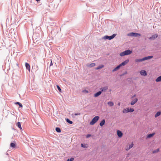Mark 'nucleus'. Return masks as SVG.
<instances>
[{"instance_id":"obj_1","label":"nucleus","mask_w":161,"mask_h":161,"mask_svg":"<svg viewBox=\"0 0 161 161\" xmlns=\"http://www.w3.org/2000/svg\"><path fill=\"white\" fill-rule=\"evenodd\" d=\"M116 35V34H114L111 36L105 35L103 37V38L104 40H111L114 38Z\"/></svg>"},{"instance_id":"obj_2","label":"nucleus","mask_w":161,"mask_h":161,"mask_svg":"<svg viewBox=\"0 0 161 161\" xmlns=\"http://www.w3.org/2000/svg\"><path fill=\"white\" fill-rule=\"evenodd\" d=\"M100 117L98 116H95L91 121L90 124L91 125H94L99 119Z\"/></svg>"},{"instance_id":"obj_3","label":"nucleus","mask_w":161,"mask_h":161,"mask_svg":"<svg viewBox=\"0 0 161 161\" xmlns=\"http://www.w3.org/2000/svg\"><path fill=\"white\" fill-rule=\"evenodd\" d=\"M134 108H124L122 112L125 114H127L128 113H132L134 112Z\"/></svg>"},{"instance_id":"obj_4","label":"nucleus","mask_w":161,"mask_h":161,"mask_svg":"<svg viewBox=\"0 0 161 161\" xmlns=\"http://www.w3.org/2000/svg\"><path fill=\"white\" fill-rule=\"evenodd\" d=\"M127 35L129 36L137 37L141 36V34L136 32H132L128 33Z\"/></svg>"},{"instance_id":"obj_5","label":"nucleus","mask_w":161,"mask_h":161,"mask_svg":"<svg viewBox=\"0 0 161 161\" xmlns=\"http://www.w3.org/2000/svg\"><path fill=\"white\" fill-rule=\"evenodd\" d=\"M129 59H126L120 63L119 64L121 67L122 66H124L125 65L127 64L129 62Z\"/></svg>"},{"instance_id":"obj_6","label":"nucleus","mask_w":161,"mask_h":161,"mask_svg":"<svg viewBox=\"0 0 161 161\" xmlns=\"http://www.w3.org/2000/svg\"><path fill=\"white\" fill-rule=\"evenodd\" d=\"M158 36V35L157 34H155L153 35L152 36L149 37L148 38L150 40H153L156 38Z\"/></svg>"},{"instance_id":"obj_7","label":"nucleus","mask_w":161,"mask_h":161,"mask_svg":"<svg viewBox=\"0 0 161 161\" xmlns=\"http://www.w3.org/2000/svg\"><path fill=\"white\" fill-rule=\"evenodd\" d=\"M140 73L141 75L146 76L147 75V72L146 71L144 70H141L140 72Z\"/></svg>"},{"instance_id":"obj_8","label":"nucleus","mask_w":161,"mask_h":161,"mask_svg":"<svg viewBox=\"0 0 161 161\" xmlns=\"http://www.w3.org/2000/svg\"><path fill=\"white\" fill-rule=\"evenodd\" d=\"M102 93V91H98L94 94L93 96L95 97H97L99 96Z\"/></svg>"},{"instance_id":"obj_9","label":"nucleus","mask_w":161,"mask_h":161,"mask_svg":"<svg viewBox=\"0 0 161 161\" xmlns=\"http://www.w3.org/2000/svg\"><path fill=\"white\" fill-rule=\"evenodd\" d=\"M117 136L121 138L122 137V136L123 135V134L121 131L118 130H117Z\"/></svg>"},{"instance_id":"obj_10","label":"nucleus","mask_w":161,"mask_h":161,"mask_svg":"<svg viewBox=\"0 0 161 161\" xmlns=\"http://www.w3.org/2000/svg\"><path fill=\"white\" fill-rule=\"evenodd\" d=\"M138 99L137 98H135L134 100L130 102V104L131 105H133L138 101Z\"/></svg>"},{"instance_id":"obj_11","label":"nucleus","mask_w":161,"mask_h":161,"mask_svg":"<svg viewBox=\"0 0 161 161\" xmlns=\"http://www.w3.org/2000/svg\"><path fill=\"white\" fill-rule=\"evenodd\" d=\"M153 58V56H147L143 58V60L144 61L149 60Z\"/></svg>"},{"instance_id":"obj_12","label":"nucleus","mask_w":161,"mask_h":161,"mask_svg":"<svg viewBox=\"0 0 161 161\" xmlns=\"http://www.w3.org/2000/svg\"><path fill=\"white\" fill-rule=\"evenodd\" d=\"M108 89V86H105L100 88V91H102V92H105Z\"/></svg>"},{"instance_id":"obj_13","label":"nucleus","mask_w":161,"mask_h":161,"mask_svg":"<svg viewBox=\"0 0 161 161\" xmlns=\"http://www.w3.org/2000/svg\"><path fill=\"white\" fill-rule=\"evenodd\" d=\"M155 132H153L152 133L148 134L146 136L147 138H150L152 137L155 134Z\"/></svg>"},{"instance_id":"obj_14","label":"nucleus","mask_w":161,"mask_h":161,"mask_svg":"<svg viewBox=\"0 0 161 161\" xmlns=\"http://www.w3.org/2000/svg\"><path fill=\"white\" fill-rule=\"evenodd\" d=\"M125 51L126 55H128L131 54L132 52V51L130 49L125 50Z\"/></svg>"},{"instance_id":"obj_15","label":"nucleus","mask_w":161,"mask_h":161,"mask_svg":"<svg viewBox=\"0 0 161 161\" xmlns=\"http://www.w3.org/2000/svg\"><path fill=\"white\" fill-rule=\"evenodd\" d=\"M105 120L104 119H103L101 121L99 124V125L100 126L102 127L105 124Z\"/></svg>"},{"instance_id":"obj_16","label":"nucleus","mask_w":161,"mask_h":161,"mask_svg":"<svg viewBox=\"0 0 161 161\" xmlns=\"http://www.w3.org/2000/svg\"><path fill=\"white\" fill-rule=\"evenodd\" d=\"M25 66L26 68V69L28 70L29 71H30V66L29 63H25Z\"/></svg>"},{"instance_id":"obj_17","label":"nucleus","mask_w":161,"mask_h":161,"mask_svg":"<svg viewBox=\"0 0 161 161\" xmlns=\"http://www.w3.org/2000/svg\"><path fill=\"white\" fill-rule=\"evenodd\" d=\"M121 66H120V64H119V65H118V66H117L116 67H115L113 70H112V72H115L117 70H118L119 68H120L121 67Z\"/></svg>"},{"instance_id":"obj_18","label":"nucleus","mask_w":161,"mask_h":161,"mask_svg":"<svg viewBox=\"0 0 161 161\" xmlns=\"http://www.w3.org/2000/svg\"><path fill=\"white\" fill-rule=\"evenodd\" d=\"M10 146L12 148H14L16 146L15 142H11L10 144Z\"/></svg>"},{"instance_id":"obj_19","label":"nucleus","mask_w":161,"mask_h":161,"mask_svg":"<svg viewBox=\"0 0 161 161\" xmlns=\"http://www.w3.org/2000/svg\"><path fill=\"white\" fill-rule=\"evenodd\" d=\"M133 145L134 144L133 143H132L130 145H129L128 147H126V151H128V150H130V149H131V148L133 147Z\"/></svg>"},{"instance_id":"obj_20","label":"nucleus","mask_w":161,"mask_h":161,"mask_svg":"<svg viewBox=\"0 0 161 161\" xmlns=\"http://www.w3.org/2000/svg\"><path fill=\"white\" fill-rule=\"evenodd\" d=\"M104 67V65L103 64H101L99 66H98V67L95 68L96 70H98L100 69H102Z\"/></svg>"},{"instance_id":"obj_21","label":"nucleus","mask_w":161,"mask_h":161,"mask_svg":"<svg viewBox=\"0 0 161 161\" xmlns=\"http://www.w3.org/2000/svg\"><path fill=\"white\" fill-rule=\"evenodd\" d=\"M160 115H161V111H158L156 113L154 116L155 118H157Z\"/></svg>"},{"instance_id":"obj_22","label":"nucleus","mask_w":161,"mask_h":161,"mask_svg":"<svg viewBox=\"0 0 161 161\" xmlns=\"http://www.w3.org/2000/svg\"><path fill=\"white\" fill-rule=\"evenodd\" d=\"M144 61L143 58H142L136 59L135 61L136 62L139 63Z\"/></svg>"},{"instance_id":"obj_23","label":"nucleus","mask_w":161,"mask_h":161,"mask_svg":"<svg viewBox=\"0 0 161 161\" xmlns=\"http://www.w3.org/2000/svg\"><path fill=\"white\" fill-rule=\"evenodd\" d=\"M16 126L18 127L21 130H22V128L21 125V123L19 122H18L16 123Z\"/></svg>"},{"instance_id":"obj_24","label":"nucleus","mask_w":161,"mask_h":161,"mask_svg":"<svg viewBox=\"0 0 161 161\" xmlns=\"http://www.w3.org/2000/svg\"><path fill=\"white\" fill-rule=\"evenodd\" d=\"M81 146L83 148H87L88 147L87 144L85 143H81Z\"/></svg>"},{"instance_id":"obj_25","label":"nucleus","mask_w":161,"mask_h":161,"mask_svg":"<svg viewBox=\"0 0 161 161\" xmlns=\"http://www.w3.org/2000/svg\"><path fill=\"white\" fill-rule=\"evenodd\" d=\"M155 81L157 82L161 81V75L158 77L156 79Z\"/></svg>"},{"instance_id":"obj_26","label":"nucleus","mask_w":161,"mask_h":161,"mask_svg":"<svg viewBox=\"0 0 161 161\" xmlns=\"http://www.w3.org/2000/svg\"><path fill=\"white\" fill-rule=\"evenodd\" d=\"M119 55L121 57H123L126 55L125 51L122 52L120 53H119Z\"/></svg>"},{"instance_id":"obj_27","label":"nucleus","mask_w":161,"mask_h":161,"mask_svg":"<svg viewBox=\"0 0 161 161\" xmlns=\"http://www.w3.org/2000/svg\"><path fill=\"white\" fill-rule=\"evenodd\" d=\"M66 121L67 122L70 124H72L73 123V122L68 118L66 119Z\"/></svg>"},{"instance_id":"obj_28","label":"nucleus","mask_w":161,"mask_h":161,"mask_svg":"<svg viewBox=\"0 0 161 161\" xmlns=\"http://www.w3.org/2000/svg\"><path fill=\"white\" fill-rule=\"evenodd\" d=\"M55 130L58 133H60L61 132L60 128L58 127H56L55 128Z\"/></svg>"},{"instance_id":"obj_29","label":"nucleus","mask_w":161,"mask_h":161,"mask_svg":"<svg viewBox=\"0 0 161 161\" xmlns=\"http://www.w3.org/2000/svg\"><path fill=\"white\" fill-rule=\"evenodd\" d=\"M108 105L110 107H112L114 106V103L111 101H109L108 103Z\"/></svg>"},{"instance_id":"obj_30","label":"nucleus","mask_w":161,"mask_h":161,"mask_svg":"<svg viewBox=\"0 0 161 161\" xmlns=\"http://www.w3.org/2000/svg\"><path fill=\"white\" fill-rule=\"evenodd\" d=\"M80 113H76L72 114V116L73 117H75V116L80 115Z\"/></svg>"},{"instance_id":"obj_31","label":"nucleus","mask_w":161,"mask_h":161,"mask_svg":"<svg viewBox=\"0 0 161 161\" xmlns=\"http://www.w3.org/2000/svg\"><path fill=\"white\" fill-rule=\"evenodd\" d=\"M15 104H18L19 105V107H20V108H22V107H23L22 104L19 102H16L15 103Z\"/></svg>"},{"instance_id":"obj_32","label":"nucleus","mask_w":161,"mask_h":161,"mask_svg":"<svg viewBox=\"0 0 161 161\" xmlns=\"http://www.w3.org/2000/svg\"><path fill=\"white\" fill-rule=\"evenodd\" d=\"M95 65H96V64L95 63H92L89 64V67L90 68L92 67H93L95 66Z\"/></svg>"},{"instance_id":"obj_33","label":"nucleus","mask_w":161,"mask_h":161,"mask_svg":"<svg viewBox=\"0 0 161 161\" xmlns=\"http://www.w3.org/2000/svg\"><path fill=\"white\" fill-rule=\"evenodd\" d=\"M159 151V148H158V149H156L155 150L153 151V153H155L158 152Z\"/></svg>"},{"instance_id":"obj_34","label":"nucleus","mask_w":161,"mask_h":161,"mask_svg":"<svg viewBox=\"0 0 161 161\" xmlns=\"http://www.w3.org/2000/svg\"><path fill=\"white\" fill-rule=\"evenodd\" d=\"M57 89L58 90V91L59 92H61V89L60 88V86L58 85H57Z\"/></svg>"},{"instance_id":"obj_35","label":"nucleus","mask_w":161,"mask_h":161,"mask_svg":"<svg viewBox=\"0 0 161 161\" xmlns=\"http://www.w3.org/2000/svg\"><path fill=\"white\" fill-rule=\"evenodd\" d=\"M74 158H71L70 159L68 158L67 161H73Z\"/></svg>"},{"instance_id":"obj_36","label":"nucleus","mask_w":161,"mask_h":161,"mask_svg":"<svg viewBox=\"0 0 161 161\" xmlns=\"http://www.w3.org/2000/svg\"><path fill=\"white\" fill-rule=\"evenodd\" d=\"M91 134H88L86 135V137L87 138H88L91 136Z\"/></svg>"},{"instance_id":"obj_37","label":"nucleus","mask_w":161,"mask_h":161,"mask_svg":"<svg viewBox=\"0 0 161 161\" xmlns=\"http://www.w3.org/2000/svg\"><path fill=\"white\" fill-rule=\"evenodd\" d=\"M51 63H50V66H51L53 65V63L52 62V59H51Z\"/></svg>"},{"instance_id":"obj_38","label":"nucleus","mask_w":161,"mask_h":161,"mask_svg":"<svg viewBox=\"0 0 161 161\" xmlns=\"http://www.w3.org/2000/svg\"><path fill=\"white\" fill-rule=\"evenodd\" d=\"M127 73V72H125L124 73H123V74H122V75H120V76H123V75H124L125 74H126Z\"/></svg>"},{"instance_id":"obj_39","label":"nucleus","mask_w":161,"mask_h":161,"mask_svg":"<svg viewBox=\"0 0 161 161\" xmlns=\"http://www.w3.org/2000/svg\"><path fill=\"white\" fill-rule=\"evenodd\" d=\"M136 94H134V95L132 97H131V98H134L136 96Z\"/></svg>"},{"instance_id":"obj_40","label":"nucleus","mask_w":161,"mask_h":161,"mask_svg":"<svg viewBox=\"0 0 161 161\" xmlns=\"http://www.w3.org/2000/svg\"><path fill=\"white\" fill-rule=\"evenodd\" d=\"M54 24L53 23H51V24H50V25L51 26H53V24Z\"/></svg>"},{"instance_id":"obj_41","label":"nucleus","mask_w":161,"mask_h":161,"mask_svg":"<svg viewBox=\"0 0 161 161\" xmlns=\"http://www.w3.org/2000/svg\"><path fill=\"white\" fill-rule=\"evenodd\" d=\"M8 151L6 153V155H8Z\"/></svg>"},{"instance_id":"obj_42","label":"nucleus","mask_w":161,"mask_h":161,"mask_svg":"<svg viewBox=\"0 0 161 161\" xmlns=\"http://www.w3.org/2000/svg\"><path fill=\"white\" fill-rule=\"evenodd\" d=\"M85 91L87 93H88V91L87 90H85Z\"/></svg>"},{"instance_id":"obj_43","label":"nucleus","mask_w":161,"mask_h":161,"mask_svg":"<svg viewBox=\"0 0 161 161\" xmlns=\"http://www.w3.org/2000/svg\"><path fill=\"white\" fill-rule=\"evenodd\" d=\"M40 1V0H36V1L37 2H38Z\"/></svg>"},{"instance_id":"obj_44","label":"nucleus","mask_w":161,"mask_h":161,"mask_svg":"<svg viewBox=\"0 0 161 161\" xmlns=\"http://www.w3.org/2000/svg\"><path fill=\"white\" fill-rule=\"evenodd\" d=\"M118 105H120V103H119L118 104Z\"/></svg>"}]
</instances>
